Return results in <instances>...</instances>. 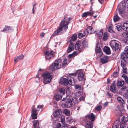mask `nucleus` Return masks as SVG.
Wrapping results in <instances>:
<instances>
[{
	"label": "nucleus",
	"instance_id": "f257e3e1",
	"mask_svg": "<svg viewBox=\"0 0 128 128\" xmlns=\"http://www.w3.org/2000/svg\"><path fill=\"white\" fill-rule=\"evenodd\" d=\"M70 18L65 17L62 19L60 24L59 27L52 34L53 36L59 34V32L64 30H66L68 28V26L70 23Z\"/></svg>",
	"mask_w": 128,
	"mask_h": 128
},
{
	"label": "nucleus",
	"instance_id": "f03ea898",
	"mask_svg": "<svg viewBox=\"0 0 128 128\" xmlns=\"http://www.w3.org/2000/svg\"><path fill=\"white\" fill-rule=\"evenodd\" d=\"M62 60L60 59L56 60L54 63L50 66L49 70L50 71H53L56 70L64 67L67 64V60L64 59L62 64Z\"/></svg>",
	"mask_w": 128,
	"mask_h": 128
},
{
	"label": "nucleus",
	"instance_id": "7ed1b4c3",
	"mask_svg": "<svg viewBox=\"0 0 128 128\" xmlns=\"http://www.w3.org/2000/svg\"><path fill=\"white\" fill-rule=\"evenodd\" d=\"M76 75V73H72L68 76L67 79L64 78H62L60 80V82L62 84L66 86L68 85V84L70 85L73 86L75 84V82L74 77L72 76L75 77Z\"/></svg>",
	"mask_w": 128,
	"mask_h": 128
},
{
	"label": "nucleus",
	"instance_id": "20e7f679",
	"mask_svg": "<svg viewBox=\"0 0 128 128\" xmlns=\"http://www.w3.org/2000/svg\"><path fill=\"white\" fill-rule=\"evenodd\" d=\"M110 45L113 51L116 53H118L121 49L120 42L116 40H112L110 42Z\"/></svg>",
	"mask_w": 128,
	"mask_h": 128
},
{
	"label": "nucleus",
	"instance_id": "39448f33",
	"mask_svg": "<svg viewBox=\"0 0 128 128\" xmlns=\"http://www.w3.org/2000/svg\"><path fill=\"white\" fill-rule=\"evenodd\" d=\"M128 121V119L127 117L124 116L122 118L121 121L122 124H121L120 122L118 120L115 121L112 126V128H124L125 125L124 124L127 122Z\"/></svg>",
	"mask_w": 128,
	"mask_h": 128
},
{
	"label": "nucleus",
	"instance_id": "423d86ee",
	"mask_svg": "<svg viewBox=\"0 0 128 128\" xmlns=\"http://www.w3.org/2000/svg\"><path fill=\"white\" fill-rule=\"evenodd\" d=\"M121 58L123 60L121 61V65L122 68H124L126 66L125 59L128 58V46H126L125 48L124 52L121 54Z\"/></svg>",
	"mask_w": 128,
	"mask_h": 128
},
{
	"label": "nucleus",
	"instance_id": "0eeeda50",
	"mask_svg": "<svg viewBox=\"0 0 128 128\" xmlns=\"http://www.w3.org/2000/svg\"><path fill=\"white\" fill-rule=\"evenodd\" d=\"M43 80V83L44 84L50 83L52 79V76L48 72L43 73L42 74Z\"/></svg>",
	"mask_w": 128,
	"mask_h": 128
},
{
	"label": "nucleus",
	"instance_id": "6e6552de",
	"mask_svg": "<svg viewBox=\"0 0 128 128\" xmlns=\"http://www.w3.org/2000/svg\"><path fill=\"white\" fill-rule=\"evenodd\" d=\"M72 98L71 97H67L64 100V106L66 108L71 107L72 105Z\"/></svg>",
	"mask_w": 128,
	"mask_h": 128
},
{
	"label": "nucleus",
	"instance_id": "1a4fd4ad",
	"mask_svg": "<svg viewBox=\"0 0 128 128\" xmlns=\"http://www.w3.org/2000/svg\"><path fill=\"white\" fill-rule=\"evenodd\" d=\"M45 58L46 60H50L52 58L54 57V52L53 51L49 50H46L44 52Z\"/></svg>",
	"mask_w": 128,
	"mask_h": 128
},
{
	"label": "nucleus",
	"instance_id": "9d476101",
	"mask_svg": "<svg viewBox=\"0 0 128 128\" xmlns=\"http://www.w3.org/2000/svg\"><path fill=\"white\" fill-rule=\"evenodd\" d=\"M32 114L31 116L32 118L34 119L37 118L38 112L36 109L35 108L34 106H33L32 108Z\"/></svg>",
	"mask_w": 128,
	"mask_h": 128
},
{
	"label": "nucleus",
	"instance_id": "9b49d317",
	"mask_svg": "<svg viewBox=\"0 0 128 128\" xmlns=\"http://www.w3.org/2000/svg\"><path fill=\"white\" fill-rule=\"evenodd\" d=\"M60 118V121L62 124V128L67 127V128H68V124H66L65 122V116L64 115H61Z\"/></svg>",
	"mask_w": 128,
	"mask_h": 128
},
{
	"label": "nucleus",
	"instance_id": "f8f14e48",
	"mask_svg": "<svg viewBox=\"0 0 128 128\" xmlns=\"http://www.w3.org/2000/svg\"><path fill=\"white\" fill-rule=\"evenodd\" d=\"M86 117L88 118L92 121H94L95 119L96 116L93 113H91L87 114L86 116Z\"/></svg>",
	"mask_w": 128,
	"mask_h": 128
},
{
	"label": "nucleus",
	"instance_id": "ddd939ff",
	"mask_svg": "<svg viewBox=\"0 0 128 128\" xmlns=\"http://www.w3.org/2000/svg\"><path fill=\"white\" fill-rule=\"evenodd\" d=\"M78 79L80 81L85 80H86L85 76L82 72H80L78 73Z\"/></svg>",
	"mask_w": 128,
	"mask_h": 128
},
{
	"label": "nucleus",
	"instance_id": "4468645a",
	"mask_svg": "<svg viewBox=\"0 0 128 128\" xmlns=\"http://www.w3.org/2000/svg\"><path fill=\"white\" fill-rule=\"evenodd\" d=\"M74 48V46L73 44L70 43L69 45L68 48L67 50L68 53H70L71 51L73 50Z\"/></svg>",
	"mask_w": 128,
	"mask_h": 128
},
{
	"label": "nucleus",
	"instance_id": "2eb2a0df",
	"mask_svg": "<svg viewBox=\"0 0 128 128\" xmlns=\"http://www.w3.org/2000/svg\"><path fill=\"white\" fill-rule=\"evenodd\" d=\"M103 50L107 54H109L111 53L110 48L107 46H106L104 47L103 49Z\"/></svg>",
	"mask_w": 128,
	"mask_h": 128
},
{
	"label": "nucleus",
	"instance_id": "dca6fc26",
	"mask_svg": "<svg viewBox=\"0 0 128 128\" xmlns=\"http://www.w3.org/2000/svg\"><path fill=\"white\" fill-rule=\"evenodd\" d=\"M122 29L125 31H128V21L124 22L122 25Z\"/></svg>",
	"mask_w": 128,
	"mask_h": 128
},
{
	"label": "nucleus",
	"instance_id": "f3484780",
	"mask_svg": "<svg viewBox=\"0 0 128 128\" xmlns=\"http://www.w3.org/2000/svg\"><path fill=\"white\" fill-rule=\"evenodd\" d=\"M94 12L92 11L84 12L82 15V17H86L88 15H91L94 14Z\"/></svg>",
	"mask_w": 128,
	"mask_h": 128
},
{
	"label": "nucleus",
	"instance_id": "a211bd4d",
	"mask_svg": "<svg viewBox=\"0 0 128 128\" xmlns=\"http://www.w3.org/2000/svg\"><path fill=\"white\" fill-rule=\"evenodd\" d=\"M92 122L90 121H88L86 122V127L88 128H92L93 127Z\"/></svg>",
	"mask_w": 128,
	"mask_h": 128
},
{
	"label": "nucleus",
	"instance_id": "6ab92c4d",
	"mask_svg": "<svg viewBox=\"0 0 128 128\" xmlns=\"http://www.w3.org/2000/svg\"><path fill=\"white\" fill-rule=\"evenodd\" d=\"M122 6L124 8H128V0H124L122 1Z\"/></svg>",
	"mask_w": 128,
	"mask_h": 128
},
{
	"label": "nucleus",
	"instance_id": "aec40b11",
	"mask_svg": "<svg viewBox=\"0 0 128 128\" xmlns=\"http://www.w3.org/2000/svg\"><path fill=\"white\" fill-rule=\"evenodd\" d=\"M33 122L34 128H40L39 126V122L38 120H34Z\"/></svg>",
	"mask_w": 128,
	"mask_h": 128
},
{
	"label": "nucleus",
	"instance_id": "412c9836",
	"mask_svg": "<svg viewBox=\"0 0 128 128\" xmlns=\"http://www.w3.org/2000/svg\"><path fill=\"white\" fill-rule=\"evenodd\" d=\"M62 113V111L59 109H58L55 111L54 113V116L55 117H58Z\"/></svg>",
	"mask_w": 128,
	"mask_h": 128
},
{
	"label": "nucleus",
	"instance_id": "4be33fe9",
	"mask_svg": "<svg viewBox=\"0 0 128 128\" xmlns=\"http://www.w3.org/2000/svg\"><path fill=\"white\" fill-rule=\"evenodd\" d=\"M87 32L88 34H92L94 32V31L90 26H88L86 29Z\"/></svg>",
	"mask_w": 128,
	"mask_h": 128
},
{
	"label": "nucleus",
	"instance_id": "5701e85b",
	"mask_svg": "<svg viewBox=\"0 0 128 128\" xmlns=\"http://www.w3.org/2000/svg\"><path fill=\"white\" fill-rule=\"evenodd\" d=\"M108 58L107 56H104L101 59V62L103 64L106 63L108 62Z\"/></svg>",
	"mask_w": 128,
	"mask_h": 128
},
{
	"label": "nucleus",
	"instance_id": "b1692460",
	"mask_svg": "<svg viewBox=\"0 0 128 128\" xmlns=\"http://www.w3.org/2000/svg\"><path fill=\"white\" fill-rule=\"evenodd\" d=\"M116 85L114 84H113L110 87V90L114 92H116Z\"/></svg>",
	"mask_w": 128,
	"mask_h": 128
},
{
	"label": "nucleus",
	"instance_id": "393cba45",
	"mask_svg": "<svg viewBox=\"0 0 128 128\" xmlns=\"http://www.w3.org/2000/svg\"><path fill=\"white\" fill-rule=\"evenodd\" d=\"M103 30L102 29H101L100 30L96 31V32L98 36H102L103 34Z\"/></svg>",
	"mask_w": 128,
	"mask_h": 128
},
{
	"label": "nucleus",
	"instance_id": "a878e982",
	"mask_svg": "<svg viewBox=\"0 0 128 128\" xmlns=\"http://www.w3.org/2000/svg\"><path fill=\"white\" fill-rule=\"evenodd\" d=\"M112 25L111 24H109L108 26V31L111 33H112L114 32L112 29Z\"/></svg>",
	"mask_w": 128,
	"mask_h": 128
},
{
	"label": "nucleus",
	"instance_id": "bb28decb",
	"mask_svg": "<svg viewBox=\"0 0 128 128\" xmlns=\"http://www.w3.org/2000/svg\"><path fill=\"white\" fill-rule=\"evenodd\" d=\"M12 30V28L10 27V26H5V27L3 29L1 30V31L2 32L9 31L11 30Z\"/></svg>",
	"mask_w": 128,
	"mask_h": 128
},
{
	"label": "nucleus",
	"instance_id": "cd10ccee",
	"mask_svg": "<svg viewBox=\"0 0 128 128\" xmlns=\"http://www.w3.org/2000/svg\"><path fill=\"white\" fill-rule=\"evenodd\" d=\"M63 112L66 115L68 116H70V111L67 109H64L63 110Z\"/></svg>",
	"mask_w": 128,
	"mask_h": 128
},
{
	"label": "nucleus",
	"instance_id": "c85d7f7f",
	"mask_svg": "<svg viewBox=\"0 0 128 128\" xmlns=\"http://www.w3.org/2000/svg\"><path fill=\"white\" fill-rule=\"evenodd\" d=\"M80 46V42L79 41H78L75 44V48L76 50H78Z\"/></svg>",
	"mask_w": 128,
	"mask_h": 128
},
{
	"label": "nucleus",
	"instance_id": "c756f323",
	"mask_svg": "<svg viewBox=\"0 0 128 128\" xmlns=\"http://www.w3.org/2000/svg\"><path fill=\"white\" fill-rule=\"evenodd\" d=\"M59 92L62 96L64 94L66 93L65 90L64 88H60L59 90Z\"/></svg>",
	"mask_w": 128,
	"mask_h": 128
},
{
	"label": "nucleus",
	"instance_id": "7c9ffc66",
	"mask_svg": "<svg viewBox=\"0 0 128 128\" xmlns=\"http://www.w3.org/2000/svg\"><path fill=\"white\" fill-rule=\"evenodd\" d=\"M124 84V81H119L117 83V85L118 86H122Z\"/></svg>",
	"mask_w": 128,
	"mask_h": 128
},
{
	"label": "nucleus",
	"instance_id": "2f4dec72",
	"mask_svg": "<svg viewBox=\"0 0 128 128\" xmlns=\"http://www.w3.org/2000/svg\"><path fill=\"white\" fill-rule=\"evenodd\" d=\"M77 38V35L76 34H74L72 36L71 40H70V41H74L76 40Z\"/></svg>",
	"mask_w": 128,
	"mask_h": 128
},
{
	"label": "nucleus",
	"instance_id": "473e14b6",
	"mask_svg": "<svg viewBox=\"0 0 128 128\" xmlns=\"http://www.w3.org/2000/svg\"><path fill=\"white\" fill-rule=\"evenodd\" d=\"M120 19L117 14H116L114 17V22H116L118 20Z\"/></svg>",
	"mask_w": 128,
	"mask_h": 128
},
{
	"label": "nucleus",
	"instance_id": "72a5a7b5",
	"mask_svg": "<svg viewBox=\"0 0 128 128\" xmlns=\"http://www.w3.org/2000/svg\"><path fill=\"white\" fill-rule=\"evenodd\" d=\"M82 44L83 46L84 47H87L88 46V43L87 41L86 40L84 39L83 40V41L82 42Z\"/></svg>",
	"mask_w": 128,
	"mask_h": 128
},
{
	"label": "nucleus",
	"instance_id": "f704fd0d",
	"mask_svg": "<svg viewBox=\"0 0 128 128\" xmlns=\"http://www.w3.org/2000/svg\"><path fill=\"white\" fill-rule=\"evenodd\" d=\"M115 113L117 116L120 115L122 113V110L120 108H118L115 112Z\"/></svg>",
	"mask_w": 128,
	"mask_h": 128
},
{
	"label": "nucleus",
	"instance_id": "c9c22d12",
	"mask_svg": "<svg viewBox=\"0 0 128 128\" xmlns=\"http://www.w3.org/2000/svg\"><path fill=\"white\" fill-rule=\"evenodd\" d=\"M56 100L57 101H58L60 100L62 98V96L58 94H57L55 96Z\"/></svg>",
	"mask_w": 128,
	"mask_h": 128
},
{
	"label": "nucleus",
	"instance_id": "e433bc0d",
	"mask_svg": "<svg viewBox=\"0 0 128 128\" xmlns=\"http://www.w3.org/2000/svg\"><path fill=\"white\" fill-rule=\"evenodd\" d=\"M96 54H98V55L100 56L102 54V52L101 49H98V50L96 51Z\"/></svg>",
	"mask_w": 128,
	"mask_h": 128
},
{
	"label": "nucleus",
	"instance_id": "4c0bfd02",
	"mask_svg": "<svg viewBox=\"0 0 128 128\" xmlns=\"http://www.w3.org/2000/svg\"><path fill=\"white\" fill-rule=\"evenodd\" d=\"M66 120L67 121L69 122V123H71L73 121V120L70 117H68L66 118Z\"/></svg>",
	"mask_w": 128,
	"mask_h": 128
},
{
	"label": "nucleus",
	"instance_id": "58836bf2",
	"mask_svg": "<svg viewBox=\"0 0 128 128\" xmlns=\"http://www.w3.org/2000/svg\"><path fill=\"white\" fill-rule=\"evenodd\" d=\"M117 100L120 102L122 103V104H124V102L122 99L120 97H118L117 98Z\"/></svg>",
	"mask_w": 128,
	"mask_h": 128
},
{
	"label": "nucleus",
	"instance_id": "ea45409f",
	"mask_svg": "<svg viewBox=\"0 0 128 128\" xmlns=\"http://www.w3.org/2000/svg\"><path fill=\"white\" fill-rule=\"evenodd\" d=\"M122 35L124 38H128V32H125L123 33Z\"/></svg>",
	"mask_w": 128,
	"mask_h": 128
},
{
	"label": "nucleus",
	"instance_id": "a19ab883",
	"mask_svg": "<svg viewBox=\"0 0 128 128\" xmlns=\"http://www.w3.org/2000/svg\"><path fill=\"white\" fill-rule=\"evenodd\" d=\"M116 29L119 31H121V30L122 29V26L120 25H117L116 26Z\"/></svg>",
	"mask_w": 128,
	"mask_h": 128
},
{
	"label": "nucleus",
	"instance_id": "79ce46f5",
	"mask_svg": "<svg viewBox=\"0 0 128 128\" xmlns=\"http://www.w3.org/2000/svg\"><path fill=\"white\" fill-rule=\"evenodd\" d=\"M44 107V106L42 105H38L36 108L37 111H39L40 110V109H42V108Z\"/></svg>",
	"mask_w": 128,
	"mask_h": 128
},
{
	"label": "nucleus",
	"instance_id": "37998d69",
	"mask_svg": "<svg viewBox=\"0 0 128 128\" xmlns=\"http://www.w3.org/2000/svg\"><path fill=\"white\" fill-rule=\"evenodd\" d=\"M108 38V34L107 33H105L103 36V39L104 40H106Z\"/></svg>",
	"mask_w": 128,
	"mask_h": 128
},
{
	"label": "nucleus",
	"instance_id": "c03bdc74",
	"mask_svg": "<svg viewBox=\"0 0 128 128\" xmlns=\"http://www.w3.org/2000/svg\"><path fill=\"white\" fill-rule=\"evenodd\" d=\"M102 108V106H97L96 109L98 111H100Z\"/></svg>",
	"mask_w": 128,
	"mask_h": 128
},
{
	"label": "nucleus",
	"instance_id": "a18cd8bd",
	"mask_svg": "<svg viewBox=\"0 0 128 128\" xmlns=\"http://www.w3.org/2000/svg\"><path fill=\"white\" fill-rule=\"evenodd\" d=\"M106 95L110 98H112V95L109 92H106Z\"/></svg>",
	"mask_w": 128,
	"mask_h": 128
},
{
	"label": "nucleus",
	"instance_id": "49530a36",
	"mask_svg": "<svg viewBox=\"0 0 128 128\" xmlns=\"http://www.w3.org/2000/svg\"><path fill=\"white\" fill-rule=\"evenodd\" d=\"M84 37L82 33V32L80 33L78 35V37L80 38H82V37Z\"/></svg>",
	"mask_w": 128,
	"mask_h": 128
},
{
	"label": "nucleus",
	"instance_id": "de8ad7c7",
	"mask_svg": "<svg viewBox=\"0 0 128 128\" xmlns=\"http://www.w3.org/2000/svg\"><path fill=\"white\" fill-rule=\"evenodd\" d=\"M118 72H114L113 74V76L114 77H116L118 75Z\"/></svg>",
	"mask_w": 128,
	"mask_h": 128
},
{
	"label": "nucleus",
	"instance_id": "09e8293b",
	"mask_svg": "<svg viewBox=\"0 0 128 128\" xmlns=\"http://www.w3.org/2000/svg\"><path fill=\"white\" fill-rule=\"evenodd\" d=\"M75 88L76 89H80L81 88V86L77 84H76L75 86Z\"/></svg>",
	"mask_w": 128,
	"mask_h": 128
},
{
	"label": "nucleus",
	"instance_id": "8fccbe9b",
	"mask_svg": "<svg viewBox=\"0 0 128 128\" xmlns=\"http://www.w3.org/2000/svg\"><path fill=\"white\" fill-rule=\"evenodd\" d=\"M19 60H20L18 56H17L15 58H14V61L15 63L17 62Z\"/></svg>",
	"mask_w": 128,
	"mask_h": 128
},
{
	"label": "nucleus",
	"instance_id": "3c124183",
	"mask_svg": "<svg viewBox=\"0 0 128 128\" xmlns=\"http://www.w3.org/2000/svg\"><path fill=\"white\" fill-rule=\"evenodd\" d=\"M56 126L57 128H60V127H62V126L60 123H57Z\"/></svg>",
	"mask_w": 128,
	"mask_h": 128
},
{
	"label": "nucleus",
	"instance_id": "603ef678",
	"mask_svg": "<svg viewBox=\"0 0 128 128\" xmlns=\"http://www.w3.org/2000/svg\"><path fill=\"white\" fill-rule=\"evenodd\" d=\"M18 56L20 60L23 59L24 58V56L23 55H20Z\"/></svg>",
	"mask_w": 128,
	"mask_h": 128
},
{
	"label": "nucleus",
	"instance_id": "864d4df0",
	"mask_svg": "<svg viewBox=\"0 0 128 128\" xmlns=\"http://www.w3.org/2000/svg\"><path fill=\"white\" fill-rule=\"evenodd\" d=\"M109 103V102H106L104 103L103 104V106L104 107H105L108 106V104Z\"/></svg>",
	"mask_w": 128,
	"mask_h": 128
},
{
	"label": "nucleus",
	"instance_id": "5fc2aeb1",
	"mask_svg": "<svg viewBox=\"0 0 128 128\" xmlns=\"http://www.w3.org/2000/svg\"><path fill=\"white\" fill-rule=\"evenodd\" d=\"M123 72L124 73H126L127 72V71L126 68H123Z\"/></svg>",
	"mask_w": 128,
	"mask_h": 128
},
{
	"label": "nucleus",
	"instance_id": "6e6d98bb",
	"mask_svg": "<svg viewBox=\"0 0 128 128\" xmlns=\"http://www.w3.org/2000/svg\"><path fill=\"white\" fill-rule=\"evenodd\" d=\"M124 97L126 99L128 98V93H126L124 95Z\"/></svg>",
	"mask_w": 128,
	"mask_h": 128
},
{
	"label": "nucleus",
	"instance_id": "4d7b16f0",
	"mask_svg": "<svg viewBox=\"0 0 128 128\" xmlns=\"http://www.w3.org/2000/svg\"><path fill=\"white\" fill-rule=\"evenodd\" d=\"M127 88V87L126 86H123L121 88V90H124L125 89Z\"/></svg>",
	"mask_w": 128,
	"mask_h": 128
},
{
	"label": "nucleus",
	"instance_id": "13d9d810",
	"mask_svg": "<svg viewBox=\"0 0 128 128\" xmlns=\"http://www.w3.org/2000/svg\"><path fill=\"white\" fill-rule=\"evenodd\" d=\"M84 97L83 96L79 98V100L80 101L84 100Z\"/></svg>",
	"mask_w": 128,
	"mask_h": 128
},
{
	"label": "nucleus",
	"instance_id": "bf43d9fd",
	"mask_svg": "<svg viewBox=\"0 0 128 128\" xmlns=\"http://www.w3.org/2000/svg\"><path fill=\"white\" fill-rule=\"evenodd\" d=\"M122 76L124 79L126 78L127 77L126 75L125 74H123Z\"/></svg>",
	"mask_w": 128,
	"mask_h": 128
},
{
	"label": "nucleus",
	"instance_id": "052dcab7",
	"mask_svg": "<svg viewBox=\"0 0 128 128\" xmlns=\"http://www.w3.org/2000/svg\"><path fill=\"white\" fill-rule=\"evenodd\" d=\"M127 84H128V77L124 79Z\"/></svg>",
	"mask_w": 128,
	"mask_h": 128
},
{
	"label": "nucleus",
	"instance_id": "680f3d73",
	"mask_svg": "<svg viewBox=\"0 0 128 128\" xmlns=\"http://www.w3.org/2000/svg\"><path fill=\"white\" fill-rule=\"evenodd\" d=\"M127 84H128V77L124 79Z\"/></svg>",
	"mask_w": 128,
	"mask_h": 128
},
{
	"label": "nucleus",
	"instance_id": "e2e57ef3",
	"mask_svg": "<svg viewBox=\"0 0 128 128\" xmlns=\"http://www.w3.org/2000/svg\"><path fill=\"white\" fill-rule=\"evenodd\" d=\"M36 5V4H34V5H33V9H32V13L33 14H34V7L35 6V5Z\"/></svg>",
	"mask_w": 128,
	"mask_h": 128
},
{
	"label": "nucleus",
	"instance_id": "0e129e2a",
	"mask_svg": "<svg viewBox=\"0 0 128 128\" xmlns=\"http://www.w3.org/2000/svg\"><path fill=\"white\" fill-rule=\"evenodd\" d=\"M74 53L73 54L69 55V58H71L72 56H74Z\"/></svg>",
	"mask_w": 128,
	"mask_h": 128
},
{
	"label": "nucleus",
	"instance_id": "69168bd1",
	"mask_svg": "<svg viewBox=\"0 0 128 128\" xmlns=\"http://www.w3.org/2000/svg\"><path fill=\"white\" fill-rule=\"evenodd\" d=\"M119 12L120 13H123V11L120 9H119Z\"/></svg>",
	"mask_w": 128,
	"mask_h": 128
},
{
	"label": "nucleus",
	"instance_id": "338daca9",
	"mask_svg": "<svg viewBox=\"0 0 128 128\" xmlns=\"http://www.w3.org/2000/svg\"><path fill=\"white\" fill-rule=\"evenodd\" d=\"M107 81H108V83H110V79L108 78L107 79Z\"/></svg>",
	"mask_w": 128,
	"mask_h": 128
},
{
	"label": "nucleus",
	"instance_id": "774afa93",
	"mask_svg": "<svg viewBox=\"0 0 128 128\" xmlns=\"http://www.w3.org/2000/svg\"><path fill=\"white\" fill-rule=\"evenodd\" d=\"M44 32H42L40 36H42H42H44Z\"/></svg>",
	"mask_w": 128,
	"mask_h": 128
}]
</instances>
